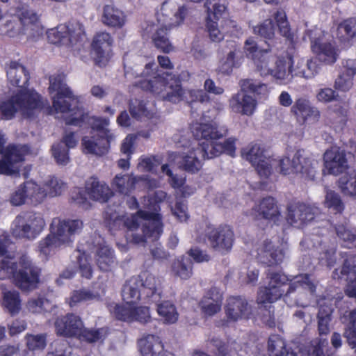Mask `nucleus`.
Masks as SVG:
<instances>
[{
	"mask_svg": "<svg viewBox=\"0 0 356 356\" xmlns=\"http://www.w3.org/2000/svg\"><path fill=\"white\" fill-rule=\"evenodd\" d=\"M7 78L11 85L21 89L0 104V115L2 118L9 120L17 113L31 118L38 113L44 104L40 95L35 90L24 88L29 80L26 68L19 63L10 62L7 69Z\"/></svg>",
	"mask_w": 356,
	"mask_h": 356,
	"instance_id": "f257e3e1",
	"label": "nucleus"
},
{
	"mask_svg": "<svg viewBox=\"0 0 356 356\" xmlns=\"http://www.w3.org/2000/svg\"><path fill=\"white\" fill-rule=\"evenodd\" d=\"M154 63L145 65L142 73L145 79L140 81V87L143 89L150 90L160 95L163 99L174 103L179 102L185 97L186 101L191 103L192 108L197 103L202 104L209 102V95L202 90H188L187 96H184L185 92L181 86L180 81L161 70L154 71Z\"/></svg>",
	"mask_w": 356,
	"mask_h": 356,
	"instance_id": "f03ea898",
	"label": "nucleus"
},
{
	"mask_svg": "<svg viewBox=\"0 0 356 356\" xmlns=\"http://www.w3.org/2000/svg\"><path fill=\"white\" fill-rule=\"evenodd\" d=\"M268 277V286L260 287L257 293V302L260 305L273 303L284 295L289 297L297 291L305 289L313 293L316 289L308 275H299L291 279L280 272H271Z\"/></svg>",
	"mask_w": 356,
	"mask_h": 356,
	"instance_id": "7ed1b4c3",
	"label": "nucleus"
},
{
	"mask_svg": "<svg viewBox=\"0 0 356 356\" xmlns=\"http://www.w3.org/2000/svg\"><path fill=\"white\" fill-rule=\"evenodd\" d=\"M49 81V90L56 112L63 115L67 124L81 126L88 118V115L77 105L72 92L65 83L64 76L59 74L51 76Z\"/></svg>",
	"mask_w": 356,
	"mask_h": 356,
	"instance_id": "20e7f679",
	"label": "nucleus"
},
{
	"mask_svg": "<svg viewBox=\"0 0 356 356\" xmlns=\"http://www.w3.org/2000/svg\"><path fill=\"white\" fill-rule=\"evenodd\" d=\"M191 131L197 139L205 140L206 147L202 149L207 159L218 156L222 153L233 156L235 152V139L229 138L224 143L217 140L228 134V129L224 125L216 122H195L191 126Z\"/></svg>",
	"mask_w": 356,
	"mask_h": 356,
	"instance_id": "39448f33",
	"label": "nucleus"
},
{
	"mask_svg": "<svg viewBox=\"0 0 356 356\" xmlns=\"http://www.w3.org/2000/svg\"><path fill=\"white\" fill-rule=\"evenodd\" d=\"M83 227V223L79 219H54L50 233L38 243V252L47 258L58 249L70 245Z\"/></svg>",
	"mask_w": 356,
	"mask_h": 356,
	"instance_id": "423d86ee",
	"label": "nucleus"
},
{
	"mask_svg": "<svg viewBox=\"0 0 356 356\" xmlns=\"http://www.w3.org/2000/svg\"><path fill=\"white\" fill-rule=\"evenodd\" d=\"M106 218L113 222V224H123L129 229H136L140 224L143 225V236L138 234L132 235L134 243L139 244L145 241V239L149 238L155 241L159 238L163 232V225L159 214L148 213L144 211H139L136 215L125 216L120 215L116 211L113 212L111 209H108L105 213Z\"/></svg>",
	"mask_w": 356,
	"mask_h": 356,
	"instance_id": "0eeeda50",
	"label": "nucleus"
},
{
	"mask_svg": "<svg viewBox=\"0 0 356 356\" xmlns=\"http://www.w3.org/2000/svg\"><path fill=\"white\" fill-rule=\"evenodd\" d=\"M186 13L185 6L177 3V0H168L163 3L158 19L159 25L147 28V32L154 31L152 40L157 48L165 53L173 49L168 38V31L180 25Z\"/></svg>",
	"mask_w": 356,
	"mask_h": 356,
	"instance_id": "6e6552de",
	"label": "nucleus"
},
{
	"mask_svg": "<svg viewBox=\"0 0 356 356\" xmlns=\"http://www.w3.org/2000/svg\"><path fill=\"white\" fill-rule=\"evenodd\" d=\"M40 270L27 255H22L17 263L14 257H4L0 261V280L13 279L22 291L35 289L39 282Z\"/></svg>",
	"mask_w": 356,
	"mask_h": 356,
	"instance_id": "1a4fd4ad",
	"label": "nucleus"
},
{
	"mask_svg": "<svg viewBox=\"0 0 356 356\" xmlns=\"http://www.w3.org/2000/svg\"><path fill=\"white\" fill-rule=\"evenodd\" d=\"M269 178L276 172L283 175L299 174L306 179L313 180L319 168V162L313 156L307 155L303 150L296 151L293 156H284L270 161Z\"/></svg>",
	"mask_w": 356,
	"mask_h": 356,
	"instance_id": "9d476101",
	"label": "nucleus"
},
{
	"mask_svg": "<svg viewBox=\"0 0 356 356\" xmlns=\"http://www.w3.org/2000/svg\"><path fill=\"white\" fill-rule=\"evenodd\" d=\"M92 136H84L82 145L86 153L101 156L107 152L110 143L115 136L107 128L108 119L92 118Z\"/></svg>",
	"mask_w": 356,
	"mask_h": 356,
	"instance_id": "9b49d317",
	"label": "nucleus"
},
{
	"mask_svg": "<svg viewBox=\"0 0 356 356\" xmlns=\"http://www.w3.org/2000/svg\"><path fill=\"white\" fill-rule=\"evenodd\" d=\"M306 35L311 42V48L319 62L334 64L339 58L340 51L336 45L327 41V33L318 27L308 30Z\"/></svg>",
	"mask_w": 356,
	"mask_h": 356,
	"instance_id": "f8f14e48",
	"label": "nucleus"
},
{
	"mask_svg": "<svg viewBox=\"0 0 356 356\" xmlns=\"http://www.w3.org/2000/svg\"><path fill=\"white\" fill-rule=\"evenodd\" d=\"M204 142L202 144L188 146L183 152H170L168 161L191 173L197 172L202 167V161L207 159Z\"/></svg>",
	"mask_w": 356,
	"mask_h": 356,
	"instance_id": "ddd939ff",
	"label": "nucleus"
},
{
	"mask_svg": "<svg viewBox=\"0 0 356 356\" xmlns=\"http://www.w3.org/2000/svg\"><path fill=\"white\" fill-rule=\"evenodd\" d=\"M84 34L83 25L77 21L60 24L47 31L48 40L55 44L70 46L81 39Z\"/></svg>",
	"mask_w": 356,
	"mask_h": 356,
	"instance_id": "4468645a",
	"label": "nucleus"
},
{
	"mask_svg": "<svg viewBox=\"0 0 356 356\" xmlns=\"http://www.w3.org/2000/svg\"><path fill=\"white\" fill-rule=\"evenodd\" d=\"M242 156L255 168L261 179H268L270 172L272 157L266 155V152L259 144H250L242 150Z\"/></svg>",
	"mask_w": 356,
	"mask_h": 356,
	"instance_id": "2eb2a0df",
	"label": "nucleus"
},
{
	"mask_svg": "<svg viewBox=\"0 0 356 356\" xmlns=\"http://www.w3.org/2000/svg\"><path fill=\"white\" fill-rule=\"evenodd\" d=\"M29 149L26 145H9L0 160V174L9 176L18 175L19 163L24 161Z\"/></svg>",
	"mask_w": 356,
	"mask_h": 356,
	"instance_id": "dca6fc26",
	"label": "nucleus"
},
{
	"mask_svg": "<svg viewBox=\"0 0 356 356\" xmlns=\"http://www.w3.org/2000/svg\"><path fill=\"white\" fill-rule=\"evenodd\" d=\"M268 61L263 64L259 63L257 70L261 76L271 75L273 78L281 81H289L291 77V64L289 59L284 58H275L270 54Z\"/></svg>",
	"mask_w": 356,
	"mask_h": 356,
	"instance_id": "f3484780",
	"label": "nucleus"
},
{
	"mask_svg": "<svg viewBox=\"0 0 356 356\" xmlns=\"http://www.w3.org/2000/svg\"><path fill=\"white\" fill-rule=\"evenodd\" d=\"M45 193L40 185L30 180L24 182L13 193L10 202L15 206H19L29 200L32 204H39L44 200Z\"/></svg>",
	"mask_w": 356,
	"mask_h": 356,
	"instance_id": "a211bd4d",
	"label": "nucleus"
},
{
	"mask_svg": "<svg viewBox=\"0 0 356 356\" xmlns=\"http://www.w3.org/2000/svg\"><path fill=\"white\" fill-rule=\"evenodd\" d=\"M318 209L303 203H294L288 207L287 222L297 228H302L313 220Z\"/></svg>",
	"mask_w": 356,
	"mask_h": 356,
	"instance_id": "6ab92c4d",
	"label": "nucleus"
},
{
	"mask_svg": "<svg viewBox=\"0 0 356 356\" xmlns=\"http://www.w3.org/2000/svg\"><path fill=\"white\" fill-rule=\"evenodd\" d=\"M111 312L118 319L127 322L145 323L151 318L149 308L144 306L115 305L111 307Z\"/></svg>",
	"mask_w": 356,
	"mask_h": 356,
	"instance_id": "aec40b11",
	"label": "nucleus"
},
{
	"mask_svg": "<svg viewBox=\"0 0 356 356\" xmlns=\"http://www.w3.org/2000/svg\"><path fill=\"white\" fill-rule=\"evenodd\" d=\"M208 241L212 249L221 254H225L229 252L233 246L234 234L230 227L220 226L209 232Z\"/></svg>",
	"mask_w": 356,
	"mask_h": 356,
	"instance_id": "412c9836",
	"label": "nucleus"
},
{
	"mask_svg": "<svg viewBox=\"0 0 356 356\" xmlns=\"http://www.w3.org/2000/svg\"><path fill=\"white\" fill-rule=\"evenodd\" d=\"M139 280L142 289L143 300L147 302H158L161 298V283L159 277L152 273L144 271L136 276Z\"/></svg>",
	"mask_w": 356,
	"mask_h": 356,
	"instance_id": "4be33fe9",
	"label": "nucleus"
},
{
	"mask_svg": "<svg viewBox=\"0 0 356 356\" xmlns=\"http://www.w3.org/2000/svg\"><path fill=\"white\" fill-rule=\"evenodd\" d=\"M334 280L348 282L346 293L349 297H356V257L350 255L345 260L341 268L336 269L332 273Z\"/></svg>",
	"mask_w": 356,
	"mask_h": 356,
	"instance_id": "5701e85b",
	"label": "nucleus"
},
{
	"mask_svg": "<svg viewBox=\"0 0 356 356\" xmlns=\"http://www.w3.org/2000/svg\"><path fill=\"white\" fill-rule=\"evenodd\" d=\"M16 15L19 21L23 34H27L29 38H36L42 34L43 30L39 22L37 13L29 8H18Z\"/></svg>",
	"mask_w": 356,
	"mask_h": 356,
	"instance_id": "b1692460",
	"label": "nucleus"
},
{
	"mask_svg": "<svg viewBox=\"0 0 356 356\" xmlns=\"http://www.w3.org/2000/svg\"><path fill=\"white\" fill-rule=\"evenodd\" d=\"M113 39L106 32L97 33L92 44V55L96 63L104 66L111 56V45Z\"/></svg>",
	"mask_w": 356,
	"mask_h": 356,
	"instance_id": "393cba45",
	"label": "nucleus"
},
{
	"mask_svg": "<svg viewBox=\"0 0 356 356\" xmlns=\"http://www.w3.org/2000/svg\"><path fill=\"white\" fill-rule=\"evenodd\" d=\"M291 112L300 124H304L307 122L315 123L320 118L319 111L312 106L309 100L304 98L296 100L291 108Z\"/></svg>",
	"mask_w": 356,
	"mask_h": 356,
	"instance_id": "a878e982",
	"label": "nucleus"
},
{
	"mask_svg": "<svg viewBox=\"0 0 356 356\" xmlns=\"http://www.w3.org/2000/svg\"><path fill=\"white\" fill-rule=\"evenodd\" d=\"M324 165L329 174L337 175L348 168V161L343 150L332 147L324 154Z\"/></svg>",
	"mask_w": 356,
	"mask_h": 356,
	"instance_id": "bb28decb",
	"label": "nucleus"
},
{
	"mask_svg": "<svg viewBox=\"0 0 356 356\" xmlns=\"http://www.w3.org/2000/svg\"><path fill=\"white\" fill-rule=\"evenodd\" d=\"M255 257L262 264L268 266L281 263L284 257V252L282 248L275 247L271 241H264L256 248Z\"/></svg>",
	"mask_w": 356,
	"mask_h": 356,
	"instance_id": "cd10ccee",
	"label": "nucleus"
},
{
	"mask_svg": "<svg viewBox=\"0 0 356 356\" xmlns=\"http://www.w3.org/2000/svg\"><path fill=\"white\" fill-rule=\"evenodd\" d=\"M226 316L230 321L236 322L243 318H248L252 309L248 301L241 297H229L225 305Z\"/></svg>",
	"mask_w": 356,
	"mask_h": 356,
	"instance_id": "c85d7f7f",
	"label": "nucleus"
},
{
	"mask_svg": "<svg viewBox=\"0 0 356 356\" xmlns=\"http://www.w3.org/2000/svg\"><path fill=\"white\" fill-rule=\"evenodd\" d=\"M227 47L229 51L225 52L218 67L220 73L227 75L230 74L234 68L239 67L243 60L240 48L236 43L232 42Z\"/></svg>",
	"mask_w": 356,
	"mask_h": 356,
	"instance_id": "c756f323",
	"label": "nucleus"
},
{
	"mask_svg": "<svg viewBox=\"0 0 356 356\" xmlns=\"http://www.w3.org/2000/svg\"><path fill=\"white\" fill-rule=\"evenodd\" d=\"M83 327L81 318L73 314L58 318L55 321L57 334L64 337H77Z\"/></svg>",
	"mask_w": 356,
	"mask_h": 356,
	"instance_id": "7c9ffc66",
	"label": "nucleus"
},
{
	"mask_svg": "<svg viewBox=\"0 0 356 356\" xmlns=\"http://www.w3.org/2000/svg\"><path fill=\"white\" fill-rule=\"evenodd\" d=\"M222 302V293L218 289L213 287L202 298L199 306L204 316H212L221 310Z\"/></svg>",
	"mask_w": 356,
	"mask_h": 356,
	"instance_id": "2f4dec72",
	"label": "nucleus"
},
{
	"mask_svg": "<svg viewBox=\"0 0 356 356\" xmlns=\"http://www.w3.org/2000/svg\"><path fill=\"white\" fill-rule=\"evenodd\" d=\"M86 192L88 198L100 202H107L113 195L110 187L95 177H90L86 181Z\"/></svg>",
	"mask_w": 356,
	"mask_h": 356,
	"instance_id": "473e14b6",
	"label": "nucleus"
},
{
	"mask_svg": "<svg viewBox=\"0 0 356 356\" xmlns=\"http://www.w3.org/2000/svg\"><path fill=\"white\" fill-rule=\"evenodd\" d=\"M101 20L108 27L120 29L125 25L127 16L118 8L112 4H108L103 7Z\"/></svg>",
	"mask_w": 356,
	"mask_h": 356,
	"instance_id": "72a5a7b5",
	"label": "nucleus"
},
{
	"mask_svg": "<svg viewBox=\"0 0 356 356\" xmlns=\"http://www.w3.org/2000/svg\"><path fill=\"white\" fill-rule=\"evenodd\" d=\"M229 104L234 112L246 115H252L257 108L255 99L244 91L233 96Z\"/></svg>",
	"mask_w": 356,
	"mask_h": 356,
	"instance_id": "f704fd0d",
	"label": "nucleus"
},
{
	"mask_svg": "<svg viewBox=\"0 0 356 356\" xmlns=\"http://www.w3.org/2000/svg\"><path fill=\"white\" fill-rule=\"evenodd\" d=\"M250 214L258 219H274L279 216L280 211L275 199L268 197L264 198L258 204H256Z\"/></svg>",
	"mask_w": 356,
	"mask_h": 356,
	"instance_id": "c9c22d12",
	"label": "nucleus"
},
{
	"mask_svg": "<svg viewBox=\"0 0 356 356\" xmlns=\"http://www.w3.org/2000/svg\"><path fill=\"white\" fill-rule=\"evenodd\" d=\"M138 346L142 356H159L163 351L160 338L154 334H148L140 339Z\"/></svg>",
	"mask_w": 356,
	"mask_h": 356,
	"instance_id": "e433bc0d",
	"label": "nucleus"
},
{
	"mask_svg": "<svg viewBox=\"0 0 356 356\" xmlns=\"http://www.w3.org/2000/svg\"><path fill=\"white\" fill-rule=\"evenodd\" d=\"M122 296L125 305H134L140 298L143 299L142 289L139 285V280L136 276L129 278L124 284Z\"/></svg>",
	"mask_w": 356,
	"mask_h": 356,
	"instance_id": "4c0bfd02",
	"label": "nucleus"
},
{
	"mask_svg": "<svg viewBox=\"0 0 356 356\" xmlns=\"http://www.w3.org/2000/svg\"><path fill=\"white\" fill-rule=\"evenodd\" d=\"M246 56L251 58L253 60L257 70H259V63L263 64L264 61H268L270 55L268 49H259L256 42L252 38H248L245 42L244 45Z\"/></svg>",
	"mask_w": 356,
	"mask_h": 356,
	"instance_id": "58836bf2",
	"label": "nucleus"
},
{
	"mask_svg": "<svg viewBox=\"0 0 356 356\" xmlns=\"http://www.w3.org/2000/svg\"><path fill=\"white\" fill-rule=\"evenodd\" d=\"M96 263L100 270H110L115 264L113 251L107 245H99L95 254Z\"/></svg>",
	"mask_w": 356,
	"mask_h": 356,
	"instance_id": "ea45409f",
	"label": "nucleus"
},
{
	"mask_svg": "<svg viewBox=\"0 0 356 356\" xmlns=\"http://www.w3.org/2000/svg\"><path fill=\"white\" fill-rule=\"evenodd\" d=\"M137 181V177L133 174H117L111 184L119 193L128 195L134 188Z\"/></svg>",
	"mask_w": 356,
	"mask_h": 356,
	"instance_id": "a19ab883",
	"label": "nucleus"
},
{
	"mask_svg": "<svg viewBox=\"0 0 356 356\" xmlns=\"http://www.w3.org/2000/svg\"><path fill=\"white\" fill-rule=\"evenodd\" d=\"M53 307L54 305L41 296L30 298L25 304V309L29 313L35 314L50 312Z\"/></svg>",
	"mask_w": 356,
	"mask_h": 356,
	"instance_id": "79ce46f5",
	"label": "nucleus"
},
{
	"mask_svg": "<svg viewBox=\"0 0 356 356\" xmlns=\"http://www.w3.org/2000/svg\"><path fill=\"white\" fill-rule=\"evenodd\" d=\"M157 305V313L164 323L173 324L178 320L179 314L175 306L170 301L154 302Z\"/></svg>",
	"mask_w": 356,
	"mask_h": 356,
	"instance_id": "37998d69",
	"label": "nucleus"
},
{
	"mask_svg": "<svg viewBox=\"0 0 356 356\" xmlns=\"http://www.w3.org/2000/svg\"><path fill=\"white\" fill-rule=\"evenodd\" d=\"M3 307L11 315L19 314L22 308V300L18 291H3Z\"/></svg>",
	"mask_w": 356,
	"mask_h": 356,
	"instance_id": "c03bdc74",
	"label": "nucleus"
},
{
	"mask_svg": "<svg viewBox=\"0 0 356 356\" xmlns=\"http://www.w3.org/2000/svg\"><path fill=\"white\" fill-rule=\"evenodd\" d=\"M27 226L30 229L32 238H35L44 229L46 223L42 215L40 213L24 212Z\"/></svg>",
	"mask_w": 356,
	"mask_h": 356,
	"instance_id": "a18cd8bd",
	"label": "nucleus"
},
{
	"mask_svg": "<svg viewBox=\"0 0 356 356\" xmlns=\"http://www.w3.org/2000/svg\"><path fill=\"white\" fill-rule=\"evenodd\" d=\"M11 234L15 238L33 240L23 213L17 216L13 221Z\"/></svg>",
	"mask_w": 356,
	"mask_h": 356,
	"instance_id": "49530a36",
	"label": "nucleus"
},
{
	"mask_svg": "<svg viewBox=\"0 0 356 356\" xmlns=\"http://www.w3.org/2000/svg\"><path fill=\"white\" fill-rule=\"evenodd\" d=\"M336 232L342 241L343 247L351 248L356 246V228L348 225H339L336 227Z\"/></svg>",
	"mask_w": 356,
	"mask_h": 356,
	"instance_id": "de8ad7c7",
	"label": "nucleus"
},
{
	"mask_svg": "<svg viewBox=\"0 0 356 356\" xmlns=\"http://www.w3.org/2000/svg\"><path fill=\"white\" fill-rule=\"evenodd\" d=\"M356 36V19H348L340 23L337 29V37L341 42H348Z\"/></svg>",
	"mask_w": 356,
	"mask_h": 356,
	"instance_id": "09e8293b",
	"label": "nucleus"
},
{
	"mask_svg": "<svg viewBox=\"0 0 356 356\" xmlns=\"http://www.w3.org/2000/svg\"><path fill=\"white\" fill-rule=\"evenodd\" d=\"M173 275L182 280H188L192 275V264L188 259L180 257L175 259L171 266Z\"/></svg>",
	"mask_w": 356,
	"mask_h": 356,
	"instance_id": "8fccbe9b",
	"label": "nucleus"
},
{
	"mask_svg": "<svg viewBox=\"0 0 356 356\" xmlns=\"http://www.w3.org/2000/svg\"><path fill=\"white\" fill-rule=\"evenodd\" d=\"M80 244L78 246L77 252V259L79 265V270L82 277L86 279H90L92 275V266L88 262V254L90 251V245H88L86 248H81Z\"/></svg>",
	"mask_w": 356,
	"mask_h": 356,
	"instance_id": "3c124183",
	"label": "nucleus"
},
{
	"mask_svg": "<svg viewBox=\"0 0 356 356\" xmlns=\"http://www.w3.org/2000/svg\"><path fill=\"white\" fill-rule=\"evenodd\" d=\"M40 187L45 193V199L47 195L51 197L60 195L65 191V184L57 177H49L44 180L43 186H40Z\"/></svg>",
	"mask_w": 356,
	"mask_h": 356,
	"instance_id": "603ef678",
	"label": "nucleus"
},
{
	"mask_svg": "<svg viewBox=\"0 0 356 356\" xmlns=\"http://www.w3.org/2000/svg\"><path fill=\"white\" fill-rule=\"evenodd\" d=\"M348 106L345 103H336L329 107V115L333 123L339 124V127H343L347 120V113Z\"/></svg>",
	"mask_w": 356,
	"mask_h": 356,
	"instance_id": "864d4df0",
	"label": "nucleus"
},
{
	"mask_svg": "<svg viewBox=\"0 0 356 356\" xmlns=\"http://www.w3.org/2000/svg\"><path fill=\"white\" fill-rule=\"evenodd\" d=\"M0 34L7 35L9 37H15L23 34L22 29L16 21L15 17H4L0 22Z\"/></svg>",
	"mask_w": 356,
	"mask_h": 356,
	"instance_id": "5fc2aeb1",
	"label": "nucleus"
},
{
	"mask_svg": "<svg viewBox=\"0 0 356 356\" xmlns=\"http://www.w3.org/2000/svg\"><path fill=\"white\" fill-rule=\"evenodd\" d=\"M241 89L244 92H250L264 98L269 93V88L266 84L253 79L243 80L241 82Z\"/></svg>",
	"mask_w": 356,
	"mask_h": 356,
	"instance_id": "6e6d98bb",
	"label": "nucleus"
},
{
	"mask_svg": "<svg viewBox=\"0 0 356 356\" xmlns=\"http://www.w3.org/2000/svg\"><path fill=\"white\" fill-rule=\"evenodd\" d=\"M349 323L343 333L349 346L356 354V309L350 311L347 316Z\"/></svg>",
	"mask_w": 356,
	"mask_h": 356,
	"instance_id": "4d7b16f0",
	"label": "nucleus"
},
{
	"mask_svg": "<svg viewBox=\"0 0 356 356\" xmlns=\"http://www.w3.org/2000/svg\"><path fill=\"white\" fill-rule=\"evenodd\" d=\"M106 334L107 331L105 328H100L97 330L86 329L83 326L80 333H79L76 337L89 343H94L103 341Z\"/></svg>",
	"mask_w": 356,
	"mask_h": 356,
	"instance_id": "13d9d810",
	"label": "nucleus"
},
{
	"mask_svg": "<svg viewBox=\"0 0 356 356\" xmlns=\"http://www.w3.org/2000/svg\"><path fill=\"white\" fill-rule=\"evenodd\" d=\"M339 187L344 195L356 197V173H350L340 177Z\"/></svg>",
	"mask_w": 356,
	"mask_h": 356,
	"instance_id": "bf43d9fd",
	"label": "nucleus"
},
{
	"mask_svg": "<svg viewBox=\"0 0 356 356\" xmlns=\"http://www.w3.org/2000/svg\"><path fill=\"white\" fill-rule=\"evenodd\" d=\"M324 205L335 213H341L344 209V205L340 195L331 190L326 191Z\"/></svg>",
	"mask_w": 356,
	"mask_h": 356,
	"instance_id": "052dcab7",
	"label": "nucleus"
},
{
	"mask_svg": "<svg viewBox=\"0 0 356 356\" xmlns=\"http://www.w3.org/2000/svg\"><path fill=\"white\" fill-rule=\"evenodd\" d=\"M26 346L29 350H42L47 346L46 334H26L25 336Z\"/></svg>",
	"mask_w": 356,
	"mask_h": 356,
	"instance_id": "680f3d73",
	"label": "nucleus"
},
{
	"mask_svg": "<svg viewBox=\"0 0 356 356\" xmlns=\"http://www.w3.org/2000/svg\"><path fill=\"white\" fill-rule=\"evenodd\" d=\"M268 350L270 356H283L286 353L285 342L278 335H272L268 341Z\"/></svg>",
	"mask_w": 356,
	"mask_h": 356,
	"instance_id": "e2e57ef3",
	"label": "nucleus"
},
{
	"mask_svg": "<svg viewBox=\"0 0 356 356\" xmlns=\"http://www.w3.org/2000/svg\"><path fill=\"white\" fill-rule=\"evenodd\" d=\"M100 295L97 293H93L90 290L81 289L74 291L70 297L69 304L70 307H73L76 303L83 301H90L93 300H98Z\"/></svg>",
	"mask_w": 356,
	"mask_h": 356,
	"instance_id": "0e129e2a",
	"label": "nucleus"
},
{
	"mask_svg": "<svg viewBox=\"0 0 356 356\" xmlns=\"http://www.w3.org/2000/svg\"><path fill=\"white\" fill-rule=\"evenodd\" d=\"M52 156L58 165H66L70 161L69 150L63 143H54L51 147Z\"/></svg>",
	"mask_w": 356,
	"mask_h": 356,
	"instance_id": "69168bd1",
	"label": "nucleus"
},
{
	"mask_svg": "<svg viewBox=\"0 0 356 356\" xmlns=\"http://www.w3.org/2000/svg\"><path fill=\"white\" fill-rule=\"evenodd\" d=\"M129 112L133 118L138 119L143 117L150 118L152 115V113L149 110L146 104L138 99L131 101Z\"/></svg>",
	"mask_w": 356,
	"mask_h": 356,
	"instance_id": "338daca9",
	"label": "nucleus"
},
{
	"mask_svg": "<svg viewBox=\"0 0 356 356\" xmlns=\"http://www.w3.org/2000/svg\"><path fill=\"white\" fill-rule=\"evenodd\" d=\"M258 277L259 270L254 266L245 267L238 272V280L241 284H255Z\"/></svg>",
	"mask_w": 356,
	"mask_h": 356,
	"instance_id": "774afa93",
	"label": "nucleus"
}]
</instances>
